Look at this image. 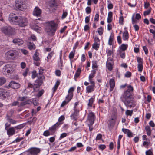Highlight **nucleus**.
I'll return each instance as SVG.
<instances>
[{
  "label": "nucleus",
  "instance_id": "3",
  "mask_svg": "<svg viewBox=\"0 0 155 155\" xmlns=\"http://www.w3.org/2000/svg\"><path fill=\"white\" fill-rule=\"evenodd\" d=\"M1 31L5 34L8 36L14 35L15 33V28L10 26L2 27Z\"/></svg>",
  "mask_w": 155,
  "mask_h": 155
},
{
  "label": "nucleus",
  "instance_id": "19",
  "mask_svg": "<svg viewBox=\"0 0 155 155\" xmlns=\"http://www.w3.org/2000/svg\"><path fill=\"white\" fill-rule=\"evenodd\" d=\"M95 85H91L87 87L86 88V91L87 93H91L95 89Z\"/></svg>",
  "mask_w": 155,
  "mask_h": 155
},
{
  "label": "nucleus",
  "instance_id": "1",
  "mask_svg": "<svg viewBox=\"0 0 155 155\" xmlns=\"http://www.w3.org/2000/svg\"><path fill=\"white\" fill-rule=\"evenodd\" d=\"M127 89L124 92L121 97L122 101L127 107L130 108L134 107L136 104L133 97L134 89L131 85L127 86Z\"/></svg>",
  "mask_w": 155,
  "mask_h": 155
},
{
  "label": "nucleus",
  "instance_id": "52",
  "mask_svg": "<svg viewBox=\"0 0 155 155\" xmlns=\"http://www.w3.org/2000/svg\"><path fill=\"white\" fill-rule=\"evenodd\" d=\"M29 71V69L28 68H27L24 71L22 75L24 77L26 76L28 72Z\"/></svg>",
  "mask_w": 155,
  "mask_h": 155
},
{
  "label": "nucleus",
  "instance_id": "59",
  "mask_svg": "<svg viewBox=\"0 0 155 155\" xmlns=\"http://www.w3.org/2000/svg\"><path fill=\"white\" fill-rule=\"evenodd\" d=\"M67 136V134L66 133H63L59 137V140H61V139Z\"/></svg>",
  "mask_w": 155,
  "mask_h": 155
},
{
  "label": "nucleus",
  "instance_id": "34",
  "mask_svg": "<svg viewBox=\"0 0 155 155\" xmlns=\"http://www.w3.org/2000/svg\"><path fill=\"white\" fill-rule=\"evenodd\" d=\"M25 126V124H23L18 125L14 127L15 130H20L23 128Z\"/></svg>",
  "mask_w": 155,
  "mask_h": 155
},
{
  "label": "nucleus",
  "instance_id": "22",
  "mask_svg": "<svg viewBox=\"0 0 155 155\" xmlns=\"http://www.w3.org/2000/svg\"><path fill=\"white\" fill-rule=\"evenodd\" d=\"M18 18L19 17H18L17 18H13L8 19V20L11 24L17 25Z\"/></svg>",
  "mask_w": 155,
  "mask_h": 155
},
{
  "label": "nucleus",
  "instance_id": "55",
  "mask_svg": "<svg viewBox=\"0 0 155 155\" xmlns=\"http://www.w3.org/2000/svg\"><path fill=\"white\" fill-rule=\"evenodd\" d=\"M137 61L139 63L138 64H143V60L140 57H137Z\"/></svg>",
  "mask_w": 155,
  "mask_h": 155
},
{
  "label": "nucleus",
  "instance_id": "43",
  "mask_svg": "<svg viewBox=\"0 0 155 155\" xmlns=\"http://www.w3.org/2000/svg\"><path fill=\"white\" fill-rule=\"evenodd\" d=\"M106 63H114L112 57L110 56L108 57Z\"/></svg>",
  "mask_w": 155,
  "mask_h": 155
},
{
  "label": "nucleus",
  "instance_id": "44",
  "mask_svg": "<svg viewBox=\"0 0 155 155\" xmlns=\"http://www.w3.org/2000/svg\"><path fill=\"white\" fill-rule=\"evenodd\" d=\"M75 51H71L70 53L69 57L70 59H73L74 56Z\"/></svg>",
  "mask_w": 155,
  "mask_h": 155
},
{
  "label": "nucleus",
  "instance_id": "2",
  "mask_svg": "<svg viewBox=\"0 0 155 155\" xmlns=\"http://www.w3.org/2000/svg\"><path fill=\"white\" fill-rule=\"evenodd\" d=\"M58 24L52 21L46 23L45 30L47 34L51 36H53L55 34L58 28Z\"/></svg>",
  "mask_w": 155,
  "mask_h": 155
},
{
  "label": "nucleus",
  "instance_id": "38",
  "mask_svg": "<svg viewBox=\"0 0 155 155\" xmlns=\"http://www.w3.org/2000/svg\"><path fill=\"white\" fill-rule=\"evenodd\" d=\"M89 101L88 106L91 107H92V104L94 101V99L91 97L89 100Z\"/></svg>",
  "mask_w": 155,
  "mask_h": 155
},
{
  "label": "nucleus",
  "instance_id": "40",
  "mask_svg": "<svg viewBox=\"0 0 155 155\" xmlns=\"http://www.w3.org/2000/svg\"><path fill=\"white\" fill-rule=\"evenodd\" d=\"M6 81L5 78L3 77L0 78V86L4 84Z\"/></svg>",
  "mask_w": 155,
  "mask_h": 155
},
{
  "label": "nucleus",
  "instance_id": "21",
  "mask_svg": "<svg viewBox=\"0 0 155 155\" xmlns=\"http://www.w3.org/2000/svg\"><path fill=\"white\" fill-rule=\"evenodd\" d=\"M110 85V91H112L115 87V82L114 79H111L109 81Z\"/></svg>",
  "mask_w": 155,
  "mask_h": 155
},
{
  "label": "nucleus",
  "instance_id": "28",
  "mask_svg": "<svg viewBox=\"0 0 155 155\" xmlns=\"http://www.w3.org/2000/svg\"><path fill=\"white\" fill-rule=\"evenodd\" d=\"M92 68L94 70H97L98 68V65L97 64V62L96 61H92Z\"/></svg>",
  "mask_w": 155,
  "mask_h": 155
},
{
  "label": "nucleus",
  "instance_id": "47",
  "mask_svg": "<svg viewBox=\"0 0 155 155\" xmlns=\"http://www.w3.org/2000/svg\"><path fill=\"white\" fill-rule=\"evenodd\" d=\"M120 57L122 58H124L125 56V53L121 50H119Z\"/></svg>",
  "mask_w": 155,
  "mask_h": 155
},
{
  "label": "nucleus",
  "instance_id": "9",
  "mask_svg": "<svg viewBox=\"0 0 155 155\" xmlns=\"http://www.w3.org/2000/svg\"><path fill=\"white\" fill-rule=\"evenodd\" d=\"M95 117L94 114L92 112L89 113L88 115L87 120L90 123L94 124Z\"/></svg>",
  "mask_w": 155,
  "mask_h": 155
},
{
  "label": "nucleus",
  "instance_id": "60",
  "mask_svg": "<svg viewBox=\"0 0 155 155\" xmlns=\"http://www.w3.org/2000/svg\"><path fill=\"white\" fill-rule=\"evenodd\" d=\"M131 75V73L130 72L127 71L125 74V76L127 78H130Z\"/></svg>",
  "mask_w": 155,
  "mask_h": 155
},
{
  "label": "nucleus",
  "instance_id": "23",
  "mask_svg": "<svg viewBox=\"0 0 155 155\" xmlns=\"http://www.w3.org/2000/svg\"><path fill=\"white\" fill-rule=\"evenodd\" d=\"M129 37L128 31H126L123 33L122 36L123 39L124 40H128Z\"/></svg>",
  "mask_w": 155,
  "mask_h": 155
},
{
  "label": "nucleus",
  "instance_id": "16",
  "mask_svg": "<svg viewBox=\"0 0 155 155\" xmlns=\"http://www.w3.org/2000/svg\"><path fill=\"white\" fill-rule=\"evenodd\" d=\"M12 42L16 45H21L24 43L23 41L20 38H15L13 40Z\"/></svg>",
  "mask_w": 155,
  "mask_h": 155
},
{
  "label": "nucleus",
  "instance_id": "5",
  "mask_svg": "<svg viewBox=\"0 0 155 155\" xmlns=\"http://www.w3.org/2000/svg\"><path fill=\"white\" fill-rule=\"evenodd\" d=\"M19 54L18 52L15 50H10L7 52L5 54V57L7 59H9L12 57H15Z\"/></svg>",
  "mask_w": 155,
  "mask_h": 155
},
{
  "label": "nucleus",
  "instance_id": "24",
  "mask_svg": "<svg viewBox=\"0 0 155 155\" xmlns=\"http://www.w3.org/2000/svg\"><path fill=\"white\" fill-rule=\"evenodd\" d=\"M112 12H109L108 13V16L107 18V22L108 23H110L112 21Z\"/></svg>",
  "mask_w": 155,
  "mask_h": 155
},
{
  "label": "nucleus",
  "instance_id": "53",
  "mask_svg": "<svg viewBox=\"0 0 155 155\" xmlns=\"http://www.w3.org/2000/svg\"><path fill=\"white\" fill-rule=\"evenodd\" d=\"M44 92V91L43 89H42L40 91H39L37 94V97H40L43 94Z\"/></svg>",
  "mask_w": 155,
  "mask_h": 155
},
{
  "label": "nucleus",
  "instance_id": "20",
  "mask_svg": "<svg viewBox=\"0 0 155 155\" xmlns=\"http://www.w3.org/2000/svg\"><path fill=\"white\" fill-rule=\"evenodd\" d=\"M122 131L125 134H127L128 137H133V134L131 131L127 129L123 128Z\"/></svg>",
  "mask_w": 155,
  "mask_h": 155
},
{
  "label": "nucleus",
  "instance_id": "51",
  "mask_svg": "<svg viewBox=\"0 0 155 155\" xmlns=\"http://www.w3.org/2000/svg\"><path fill=\"white\" fill-rule=\"evenodd\" d=\"M133 112V110H127L126 111V114L127 115H129L131 116Z\"/></svg>",
  "mask_w": 155,
  "mask_h": 155
},
{
  "label": "nucleus",
  "instance_id": "32",
  "mask_svg": "<svg viewBox=\"0 0 155 155\" xmlns=\"http://www.w3.org/2000/svg\"><path fill=\"white\" fill-rule=\"evenodd\" d=\"M128 47L127 44H122L120 47V50L121 51H123L126 50Z\"/></svg>",
  "mask_w": 155,
  "mask_h": 155
},
{
  "label": "nucleus",
  "instance_id": "4",
  "mask_svg": "<svg viewBox=\"0 0 155 155\" xmlns=\"http://www.w3.org/2000/svg\"><path fill=\"white\" fill-rule=\"evenodd\" d=\"M28 23V20L26 18L19 16L17 25L21 27H23L27 25Z\"/></svg>",
  "mask_w": 155,
  "mask_h": 155
},
{
  "label": "nucleus",
  "instance_id": "31",
  "mask_svg": "<svg viewBox=\"0 0 155 155\" xmlns=\"http://www.w3.org/2000/svg\"><path fill=\"white\" fill-rule=\"evenodd\" d=\"M6 118L8 121L12 124H16L17 122V121L11 118L8 115L6 116Z\"/></svg>",
  "mask_w": 155,
  "mask_h": 155
},
{
  "label": "nucleus",
  "instance_id": "62",
  "mask_svg": "<svg viewBox=\"0 0 155 155\" xmlns=\"http://www.w3.org/2000/svg\"><path fill=\"white\" fill-rule=\"evenodd\" d=\"M21 51L25 55L27 54L28 53V51L24 49H21Z\"/></svg>",
  "mask_w": 155,
  "mask_h": 155
},
{
  "label": "nucleus",
  "instance_id": "26",
  "mask_svg": "<svg viewBox=\"0 0 155 155\" xmlns=\"http://www.w3.org/2000/svg\"><path fill=\"white\" fill-rule=\"evenodd\" d=\"M114 63H106V66L107 68L110 71H111L113 69V66Z\"/></svg>",
  "mask_w": 155,
  "mask_h": 155
},
{
  "label": "nucleus",
  "instance_id": "61",
  "mask_svg": "<svg viewBox=\"0 0 155 155\" xmlns=\"http://www.w3.org/2000/svg\"><path fill=\"white\" fill-rule=\"evenodd\" d=\"M102 135L100 134H99L97 136L96 138V140H99L102 138Z\"/></svg>",
  "mask_w": 155,
  "mask_h": 155
},
{
  "label": "nucleus",
  "instance_id": "8",
  "mask_svg": "<svg viewBox=\"0 0 155 155\" xmlns=\"http://www.w3.org/2000/svg\"><path fill=\"white\" fill-rule=\"evenodd\" d=\"M62 124V123H58L57 122L55 124L52 126L51 127L49 128V130L51 132V135H53L55 132L56 128L60 125Z\"/></svg>",
  "mask_w": 155,
  "mask_h": 155
},
{
  "label": "nucleus",
  "instance_id": "39",
  "mask_svg": "<svg viewBox=\"0 0 155 155\" xmlns=\"http://www.w3.org/2000/svg\"><path fill=\"white\" fill-rule=\"evenodd\" d=\"M32 78L34 79L36 77L38 76V74L37 73L36 71L35 70H34L32 72Z\"/></svg>",
  "mask_w": 155,
  "mask_h": 155
},
{
  "label": "nucleus",
  "instance_id": "57",
  "mask_svg": "<svg viewBox=\"0 0 155 155\" xmlns=\"http://www.w3.org/2000/svg\"><path fill=\"white\" fill-rule=\"evenodd\" d=\"M64 119H65V117L64 116H63V115L61 116L59 118L58 120V123H62L61 121L64 120Z\"/></svg>",
  "mask_w": 155,
  "mask_h": 155
},
{
  "label": "nucleus",
  "instance_id": "6",
  "mask_svg": "<svg viewBox=\"0 0 155 155\" xmlns=\"http://www.w3.org/2000/svg\"><path fill=\"white\" fill-rule=\"evenodd\" d=\"M15 6L17 8L22 11L25 10L27 7L25 5L21 2V0H16Z\"/></svg>",
  "mask_w": 155,
  "mask_h": 155
},
{
  "label": "nucleus",
  "instance_id": "46",
  "mask_svg": "<svg viewBox=\"0 0 155 155\" xmlns=\"http://www.w3.org/2000/svg\"><path fill=\"white\" fill-rule=\"evenodd\" d=\"M39 70L38 74L39 76H43V73L44 69L41 67H39L38 68Z\"/></svg>",
  "mask_w": 155,
  "mask_h": 155
},
{
  "label": "nucleus",
  "instance_id": "13",
  "mask_svg": "<svg viewBox=\"0 0 155 155\" xmlns=\"http://www.w3.org/2000/svg\"><path fill=\"white\" fill-rule=\"evenodd\" d=\"M41 13V10L37 7H35L34 9L33 15L37 17L40 16Z\"/></svg>",
  "mask_w": 155,
  "mask_h": 155
},
{
  "label": "nucleus",
  "instance_id": "11",
  "mask_svg": "<svg viewBox=\"0 0 155 155\" xmlns=\"http://www.w3.org/2000/svg\"><path fill=\"white\" fill-rule=\"evenodd\" d=\"M7 91L3 88H0V99H5L6 98L5 94L7 93Z\"/></svg>",
  "mask_w": 155,
  "mask_h": 155
},
{
  "label": "nucleus",
  "instance_id": "42",
  "mask_svg": "<svg viewBox=\"0 0 155 155\" xmlns=\"http://www.w3.org/2000/svg\"><path fill=\"white\" fill-rule=\"evenodd\" d=\"M50 135L51 132L49 130L45 131L43 133V135L45 137L48 136Z\"/></svg>",
  "mask_w": 155,
  "mask_h": 155
},
{
  "label": "nucleus",
  "instance_id": "37",
  "mask_svg": "<svg viewBox=\"0 0 155 155\" xmlns=\"http://www.w3.org/2000/svg\"><path fill=\"white\" fill-rule=\"evenodd\" d=\"M27 99V97L26 96H24L23 97L19 96L18 97L17 99L18 101H22L26 100Z\"/></svg>",
  "mask_w": 155,
  "mask_h": 155
},
{
  "label": "nucleus",
  "instance_id": "54",
  "mask_svg": "<svg viewBox=\"0 0 155 155\" xmlns=\"http://www.w3.org/2000/svg\"><path fill=\"white\" fill-rule=\"evenodd\" d=\"M146 155H153L152 150L150 149H149L146 152Z\"/></svg>",
  "mask_w": 155,
  "mask_h": 155
},
{
  "label": "nucleus",
  "instance_id": "33",
  "mask_svg": "<svg viewBox=\"0 0 155 155\" xmlns=\"http://www.w3.org/2000/svg\"><path fill=\"white\" fill-rule=\"evenodd\" d=\"M96 70H93L91 71V72L89 75V79H92L95 76V74L96 73Z\"/></svg>",
  "mask_w": 155,
  "mask_h": 155
},
{
  "label": "nucleus",
  "instance_id": "27",
  "mask_svg": "<svg viewBox=\"0 0 155 155\" xmlns=\"http://www.w3.org/2000/svg\"><path fill=\"white\" fill-rule=\"evenodd\" d=\"M145 130L147 132V134L148 136H150L151 134V130L150 127L148 126H146L145 127Z\"/></svg>",
  "mask_w": 155,
  "mask_h": 155
},
{
  "label": "nucleus",
  "instance_id": "56",
  "mask_svg": "<svg viewBox=\"0 0 155 155\" xmlns=\"http://www.w3.org/2000/svg\"><path fill=\"white\" fill-rule=\"evenodd\" d=\"M40 86V85L38 84H37L35 83V84H34V86H33V89H34L33 91H36V89L39 88Z\"/></svg>",
  "mask_w": 155,
  "mask_h": 155
},
{
  "label": "nucleus",
  "instance_id": "30",
  "mask_svg": "<svg viewBox=\"0 0 155 155\" xmlns=\"http://www.w3.org/2000/svg\"><path fill=\"white\" fill-rule=\"evenodd\" d=\"M28 46L29 49L30 50L35 49V45L33 43L29 42L28 44Z\"/></svg>",
  "mask_w": 155,
  "mask_h": 155
},
{
  "label": "nucleus",
  "instance_id": "36",
  "mask_svg": "<svg viewBox=\"0 0 155 155\" xmlns=\"http://www.w3.org/2000/svg\"><path fill=\"white\" fill-rule=\"evenodd\" d=\"M100 44L96 43H94L93 45L92 48L94 49L97 50L99 48Z\"/></svg>",
  "mask_w": 155,
  "mask_h": 155
},
{
  "label": "nucleus",
  "instance_id": "12",
  "mask_svg": "<svg viewBox=\"0 0 155 155\" xmlns=\"http://www.w3.org/2000/svg\"><path fill=\"white\" fill-rule=\"evenodd\" d=\"M15 129L14 127H11L7 129V133L9 136L14 134L15 132Z\"/></svg>",
  "mask_w": 155,
  "mask_h": 155
},
{
  "label": "nucleus",
  "instance_id": "64",
  "mask_svg": "<svg viewBox=\"0 0 155 155\" xmlns=\"http://www.w3.org/2000/svg\"><path fill=\"white\" fill-rule=\"evenodd\" d=\"M29 101H30L28 100H26L25 101L21 102L20 104L21 106L27 104H29Z\"/></svg>",
  "mask_w": 155,
  "mask_h": 155
},
{
  "label": "nucleus",
  "instance_id": "15",
  "mask_svg": "<svg viewBox=\"0 0 155 155\" xmlns=\"http://www.w3.org/2000/svg\"><path fill=\"white\" fill-rule=\"evenodd\" d=\"M45 79L44 76H39L38 79L35 81V83L40 85H41L43 82V80Z\"/></svg>",
  "mask_w": 155,
  "mask_h": 155
},
{
  "label": "nucleus",
  "instance_id": "58",
  "mask_svg": "<svg viewBox=\"0 0 155 155\" xmlns=\"http://www.w3.org/2000/svg\"><path fill=\"white\" fill-rule=\"evenodd\" d=\"M98 32L99 35H101L103 33V29L101 27L98 29Z\"/></svg>",
  "mask_w": 155,
  "mask_h": 155
},
{
  "label": "nucleus",
  "instance_id": "48",
  "mask_svg": "<svg viewBox=\"0 0 155 155\" xmlns=\"http://www.w3.org/2000/svg\"><path fill=\"white\" fill-rule=\"evenodd\" d=\"M54 52L53 51H52L48 55V56L47 57V58L48 59L47 61H49V60H50L52 57L53 56V54H54Z\"/></svg>",
  "mask_w": 155,
  "mask_h": 155
},
{
  "label": "nucleus",
  "instance_id": "7",
  "mask_svg": "<svg viewBox=\"0 0 155 155\" xmlns=\"http://www.w3.org/2000/svg\"><path fill=\"white\" fill-rule=\"evenodd\" d=\"M13 68L10 64L5 65L3 68V71L4 72H7V73H11L13 71Z\"/></svg>",
  "mask_w": 155,
  "mask_h": 155
},
{
  "label": "nucleus",
  "instance_id": "18",
  "mask_svg": "<svg viewBox=\"0 0 155 155\" xmlns=\"http://www.w3.org/2000/svg\"><path fill=\"white\" fill-rule=\"evenodd\" d=\"M74 90V87H72L70 88L68 91V94L67 96L72 99L73 96V92Z\"/></svg>",
  "mask_w": 155,
  "mask_h": 155
},
{
  "label": "nucleus",
  "instance_id": "63",
  "mask_svg": "<svg viewBox=\"0 0 155 155\" xmlns=\"http://www.w3.org/2000/svg\"><path fill=\"white\" fill-rule=\"evenodd\" d=\"M93 124L90 123L88 124V125L89 127V131L91 132L93 129V127L92 126Z\"/></svg>",
  "mask_w": 155,
  "mask_h": 155
},
{
  "label": "nucleus",
  "instance_id": "45",
  "mask_svg": "<svg viewBox=\"0 0 155 155\" xmlns=\"http://www.w3.org/2000/svg\"><path fill=\"white\" fill-rule=\"evenodd\" d=\"M143 68V64H138V71L140 72H141L142 71Z\"/></svg>",
  "mask_w": 155,
  "mask_h": 155
},
{
  "label": "nucleus",
  "instance_id": "10",
  "mask_svg": "<svg viewBox=\"0 0 155 155\" xmlns=\"http://www.w3.org/2000/svg\"><path fill=\"white\" fill-rule=\"evenodd\" d=\"M32 155H38L40 152L41 149L36 147H33L29 149Z\"/></svg>",
  "mask_w": 155,
  "mask_h": 155
},
{
  "label": "nucleus",
  "instance_id": "25",
  "mask_svg": "<svg viewBox=\"0 0 155 155\" xmlns=\"http://www.w3.org/2000/svg\"><path fill=\"white\" fill-rule=\"evenodd\" d=\"M38 55L39 53L36 52L33 56V58L34 61H40V58Z\"/></svg>",
  "mask_w": 155,
  "mask_h": 155
},
{
  "label": "nucleus",
  "instance_id": "49",
  "mask_svg": "<svg viewBox=\"0 0 155 155\" xmlns=\"http://www.w3.org/2000/svg\"><path fill=\"white\" fill-rule=\"evenodd\" d=\"M18 17V16H16L15 14H13V13H11L9 15L8 19H10L11 18H17Z\"/></svg>",
  "mask_w": 155,
  "mask_h": 155
},
{
  "label": "nucleus",
  "instance_id": "14",
  "mask_svg": "<svg viewBox=\"0 0 155 155\" xmlns=\"http://www.w3.org/2000/svg\"><path fill=\"white\" fill-rule=\"evenodd\" d=\"M9 86L14 89H16L20 87V84L18 83H15L14 81H11L9 84Z\"/></svg>",
  "mask_w": 155,
  "mask_h": 155
},
{
  "label": "nucleus",
  "instance_id": "29",
  "mask_svg": "<svg viewBox=\"0 0 155 155\" xmlns=\"http://www.w3.org/2000/svg\"><path fill=\"white\" fill-rule=\"evenodd\" d=\"M81 72V68H78L76 71V72L75 74L74 75V78H78L79 76L80 73Z\"/></svg>",
  "mask_w": 155,
  "mask_h": 155
},
{
  "label": "nucleus",
  "instance_id": "17",
  "mask_svg": "<svg viewBox=\"0 0 155 155\" xmlns=\"http://www.w3.org/2000/svg\"><path fill=\"white\" fill-rule=\"evenodd\" d=\"M72 99L66 96L65 99L63 101L61 105V107H63L64 106L67 104Z\"/></svg>",
  "mask_w": 155,
  "mask_h": 155
},
{
  "label": "nucleus",
  "instance_id": "50",
  "mask_svg": "<svg viewBox=\"0 0 155 155\" xmlns=\"http://www.w3.org/2000/svg\"><path fill=\"white\" fill-rule=\"evenodd\" d=\"M68 15V13L66 11H64V10L63 11V14L62 15L61 18L63 19L65 18Z\"/></svg>",
  "mask_w": 155,
  "mask_h": 155
},
{
  "label": "nucleus",
  "instance_id": "35",
  "mask_svg": "<svg viewBox=\"0 0 155 155\" xmlns=\"http://www.w3.org/2000/svg\"><path fill=\"white\" fill-rule=\"evenodd\" d=\"M59 84V81H57L54 86L53 88V91L54 92L56 91Z\"/></svg>",
  "mask_w": 155,
  "mask_h": 155
},
{
  "label": "nucleus",
  "instance_id": "41",
  "mask_svg": "<svg viewBox=\"0 0 155 155\" xmlns=\"http://www.w3.org/2000/svg\"><path fill=\"white\" fill-rule=\"evenodd\" d=\"M113 36L112 35L110 36L108 40V44L109 45H111L112 44V43L113 41Z\"/></svg>",
  "mask_w": 155,
  "mask_h": 155
}]
</instances>
